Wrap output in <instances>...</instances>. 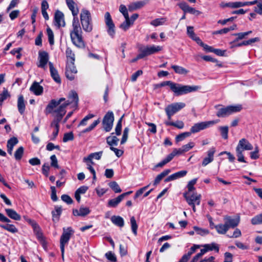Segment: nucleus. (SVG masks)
I'll return each instance as SVG.
<instances>
[{
  "label": "nucleus",
  "instance_id": "nucleus-16",
  "mask_svg": "<svg viewBox=\"0 0 262 262\" xmlns=\"http://www.w3.org/2000/svg\"><path fill=\"white\" fill-rule=\"evenodd\" d=\"M179 7L184 11L185 13H189L190 14L200 15L201 12L194 8L190 7L186 3L182 2L178 4Z\"/></svg>",
  "mask_w": 262,
  "mask_h": 262
},
{
  "label": "nucleus",
  "instance_id": "nucleus-36",
  "mask_svg": "<svg viewBox=\"0 0 262 262\" xmlns=\"http://www.w3.org/2000/svg\"><path fill=\"white\" fill-rule=\"evenodd\" d=\"M259 40V39L258 37L251 38L248 40H245V41H242L241 43H238L235 45V47H241L243 46H248V45H251L253 43H254L256 41H258Z\"/></svg>",
  "mask_w": 262,
  "mask_h": 262
},
{
  "label": "nucleus",
  "instance_id": "nucleus-51",
  "mask_svg": "<svg viewBox=\"0 0 262 262\" xmlns=\"http://www.w3.org/2000/svg\"><path fill=\"white\" fill-rule=\"evenodd\" d=\"M166 19L165 18H157L152 20L150 22V24L154 26L157 27L163 25Z\"/></svg>",
  "mask_w": 262,
  "mask_h": 262
},
{
  "label": "nucleus",
  "instance_id": "nucleus-26",
  "mask_svg": "<svg viewBox=\"0 0 262 262\" xmlns=\"http://www.w3.org/2000/svg\"><path fill=\"white\" fill-rule=\"evenodd\" d=\"M114 133L111 134V136L107 137L106 139V143L110 146V147H113V146H117L118 144L119 139L115 136H113Z\"/></svg>",
  "mask_w": 262,
  "mask_h": 262
},
{
  "label": "nucleus",
  "instance_id": "nucleus-20",
  "mask_svg": "<svg viewBox=\"0 0 262 262\" xmlns=\"http://www.w3.org/2000/svg\"><path fill=\"white\" fill-rule=\"evenodd\" d=\"M90 213V210L88 207H81L79 210L74 209L73 214L74 216H85Z\"/></svg>",
  "mask_w": 262,
  "mask_h": 262
},
{
  "label": "nucleus",
  "instance_id": "nucleus-32",
  "mask_svg": "<svg viewBox=\"0 0 262 262\" xmlns=\"http://www.w3.org/2000/svg\"><path fill=\"white\" fill-rule=\"evenodd\" d=\"M0 227L12 233L18 232L17 228L13 224L0 225Z\"/></svg>",
  "mask_w": 262,
  "mask_h": 262
},
{
  "label": "nucleus",
  "instance_id": "nucleus-38",
  "mask_svg": "<svg viewBox=\"0 0 262 262\" xmlns=\"http://www.w3.org/2000/svg\"><path fill=\"white\" fill-rule=\"evenodd\" d=\"M200 248L199 245H194L192 247H191L190 250L188 252L187 254H184L182 258H184L185 260L187 262L188 259H189L190 256L195 251V250Z\"/></svg>",
  "mask_w": 262,
  "mask_h": 262
},
{
  "label": "nucleus",
  "instance_id": "nucleus-37",
  "mask_svg": "<svg viewBox=\"0 0 262 262\" xmlns=\"http://www.w3.org/2000/svg\"><path fill=\"white\" fill-rule=\"evenodd\" d=\"M125 21L120 25V28L124 31H126L133 24H132V22L130 21L129 17H128L127 18V17H125Z\"/></svg>",
  "mask_w": 262,
  "mask_h": 262
},
{
  "label": "nucleus",
  "instance_id": "nucleus-49",
  "mask_svg": "<svg viewBox=\"0 0 262 262\" xmlns=\"http://www.w3.org/2000/svg\"><path fill=\"white\" fill-rule=\"evenodd\" d=\"M47 33L48 36L49 43L51 45H53L54 43V34L50 28H47Z\"/></svg>",
  "mask_w": 262,
  "mask_h": 262
},
{
  "label": "nucleus",
  "instance_id": "nucleus-19",
  "mask_svg": "<svg viewBox=\"0 0 262 262\" xmlns=\"http://www.w3.org/2000/svg\"><path fill=\"white\" fill-rule=\"evenodd\" d=\"M49 66L50 68V71L51 76L54 80L57 83H61V79L58 74L57 70L54 67L53 63L49 62Z\"/></svg>",
  "mask_w": 262,
  "mask_h": 262
},
{
  "label": "nucleus",
  "instance_id": "nucleus-62",
  "mask_svg": "<svg viewBox=\"0 0 262 262\" xmlns=\"http://www.w3.org/2000/svg\"><path fill=\"white\" fill-rule=\"evenodd\" d=\"M105 257L107 259L111 260L113 262H116L117 261V258L115 256V254L111 251H109L105 253Z\"/></svg>",
  "mask_w": 262,
  "mask_h": 262
},
{
  "label": "nucleus",
  "instance_id": "nucleus-57",
  "mask_svg": "<svg viewBox=\"0 0 262 262\" xmlns=\"http://www.w3.org/2000/svg\"><path fill=\"white\" fill-rule=\"evenodd\" d=\"M18 140L17 138L13 137L8 140L7 141V146H10L13 148L14 146L18 143Z\"/></svg>",
  "mask_w": 262,
  "mask_h": 262
},
{
  "label": "nucleus",
  "instance_id": "nucleus-17",
  "mask_svg": "<svg viewBox=\"0 0 262 262\" xmlns=\"http://www.w3.org/2000/svg\"><path fill=\"white\" fill-rule=\"evenodd\" d=\"M132 193V191L125 192L115 199L109 200L108 202V206L112 207H116L125 196L129 195Z\"/></svg>",
  "mask_w": 262,
  "mask_h": 262
},
{
  "label": "nucleus",
  "instance_id": "nucleus-61",
  "mask_svg": "<svg viewBox=\"0 0 262 262\" xmlns=\"http://www.w3.org/2000/svg\"><path fill=\"white\" fill-rule=\"evenodd\" d=\"M50 159L51 161V166L54 168H58L59 165L58 164V160L57 159L56 156L55 155H52L50 157Z\"/></svg>",
  "mask_w": 262,
  "mask_h": 262
},
{
  "label": "nucleus",
  "instance_id": "nucleus-11",
  "mask_svg": "<svg viewBox=\"0 0 262 262\" xmlns=\"http://www.w3.org/2000/svg\"><path fill=\"white\" fill-rule=\"evenodd\" d=\"M183 196L186 199V202L189 205L195 204L199 205L201 202V194H198L196 193H193L190 195L188 192L183 193Z\"/></svg>",
  "mask_w": 262,
  "mask_h": 262
},
{
  "label": "nucleus",
  "instance_id": "nucleus-9",
  "mask_svg": "<svg viewBox=\"0 0 262 262\" xmlns=\"http://www.w3.org/2000/svg\"><path fill=\"white\" fill-rule=\"evenodd\" d=\"M114 120V114L112 112H108L103 117L102 120L103 127L105 132H110L113 127Z\"/></svg>",
  "mask_w": 262,
  "mask_h": 262
},
{
  "label": "nucleus",
  "instance_id": "nucleus-23",
  "mask_svg": "<svg viewBox=\"0 0 262 262\" xmlns=\"http://www.w3.org/2000/svg\"><path fill=\"white\" fill-rule=\"evenodd\" d=\"M5 212L7 215L11 219L15 220V221H20L21 219L20 215L18 214L14 209H5Z\"/></svg>",
  "mask_w": 262,
  "mask_h": 262
},
{
  "label": "nucleus",
  "instance_id": "nucleus-43",
  "mask_svg": "<svg viewBox=\"0 0 262 262\" xmlns=\"http://www.w3.org/2000/svg\"><path fill=\"white\" fill-rule=\"evenodd\" d=\"M251 33H252V31H249L246 32H241V33H238L234 34V35L236 36L237 37L233 41V42L235 43L238 40H241L244 38H245L247 35L251 34Z\"/></svg>",
  "mask_w": 262,
  "mask_h": 262
},
{
  "label": "nucleus",
  "instance_id": "nucleus-56",
  "mask_svg": "<svg viewBox=\"0 0 262 262\" xmlns=\"http://www.w3.org/2000/svg\"><path fill=\"white\" fill-rule=\"evenodd\" d=\"M128 132L129 128L125 127L123 130V136L121 140V144H123L126 142L128 138Z\"/></svg>",
  "mask_w": 262,
  "mask_h": 262
},
{
  "label": "nucleus",
  "instance_id": "nucleus-33",
  "mask_svg": "<svg viewBox=\"0 0 262 262\" xmlns=\"http://www.w3.org/2000/svg\"><path fill=\"white\" fill-rule=\"evenodd\" d=\"M165 124L167 126H173L179 129H182L184 126V124L183 121L178 120L175 122H171L170 120L166 121Z\"/></svg>",
  "mask_w": 262,
  "mask_h": 262
},
{
  "label": "nucleus",
  "instance_id": "nucleus-8",
  "mask_svg": "<svg viewBox=\"0 0 262 262\" xmlns=\"http://www.w3.org/2000/svg\"><path fill=\"white\" fill-rule=\"evenodd\" d=\"M219 121V120H215L195 123L191 127L190 133L191 134H194L199 132L202 130L205 129L210 126L217 123Z\"/></svg>",
  "mask_w": 262,
  "mask_h": 262
},
{
  "label": "nucleus",
  "instance_id": "nucleus-40",
  "mask_svg": "<svg viewBox=\"0 0 262 262\" xmlns=\"http://www.w3.org/2000/svg\"><path fill=\"white\" fill-rule=\"evenodd\" d=\"M202 246L206 248L207 252L212 250H215L216 252H219V247L218 245L214 243H212L210 244H205Z\"/></svg>",
  "mask_w": 262,
  "mask_h": 262
},
{
  "label": "nucleus",
  "instance_id": "nucleus-6",
  "mask_svg": "<svg viewBox=\"0 0 262 262\" xmlns=\"http://www.w3.org/2000/svg\"><path fill=\"white\" fill-rule=\"evenodd\" d=\"M74 233V231L71 227L63 228V233L60 239V248L61 252L62 253L64 252L65 245L68 244L71 235H73Z\"/></svg>",
  "mask_w": 262,
  "mask_h": 262
},
{
  "label": "nucleus",
  "instance_id": "nucleus-27",
  "mask_svg": "<svg viewBox=\"0 0 262 262\" xmlns=\"http://www.w3.org/2000/svg\"><path fill=\"white\" fill-rule=\"evenodd\" d=\"M58 105V104L55 99L51 100L49 103L47 105L45 111L46 114L48 115L49 114L52 113L53 112L54 108Z\"/></svg>",
  "mask_w": 262,
  "mask_h": 262
},
{
  "label": "nucleus",
  "instance_id": "nucleus-21",
  "mask_svg": "<svg viewBox=\"0 0 262 262\" xmlns=\"http://www.w3.org/2000/svg\"><path fill=\"white\" fill-rule=\"evenodd\" d=\"M31 92H33L35 95L38 96L43 93V88L40 85L39 83L34 81L30 88Z\"/></svg>",
  "mask_w": 262,
  "mask_h": 262
},
{
  "label": "nucleus",
  "instance_id": "nucleus-52",
  "mask_svg": "<svg viewBox=\"0 0 262 262\" xmlns=\"http://www.w3.org/2000/svg\"><path fill=\"white\" fill-rule=\"evenodd\" d=\"M251 223L253 225L262 224V213L258 214L251 219Z\"/></svg>",
  "mask_w": 262,
  "mask_h": 262
},
{
  "label": "nucleus",
  "instance_id": "nucleus-31",
  "mask_svg": "<svg viewBox=\"0 0 262 262\" xmlns=\"http://www.w3.org/2000/svg\"><path fill=\"white\" fill-rule=\"evenodd\" d=\"M227 226V225H226L225 223L224 224H220L216 225L215 229L219 234H225L229 230Z\"/></svg>",
  "mask_w": 262,
  "mask_h": 262
},
{
  "label": "nucleus",
  "instance_id": "nucleus-45",
  "mask_svg": "<svg viewBox=\"0 0 262 262\" xmlns=\"http://www.w3.org/2000/svg\"><path fill=\"white\" fill-rule=\"evenodd\" d=\"M191 134L190 132L181 133L177 136V137H176V141L177 142L182 141L186 138L189 137L191 135Z\"/></svg>",
  "mask_w": 262,
  "mask_h": 262
},
{
  "label": "nucleus",
  "instance_id": "nucleus-46",
  "mask_svg": "<svg viewBox=\"0 0 262 262\" xmlns=\"http://www.w3.org/2000/svg\"><path fill=\"white\" fill-rule=\"evenodd\" d=\"M109 186L115 193H120L122 191L119 185L115 181L110 182Z\"/></svg>",
  "mask_w": 262,
  "mask_h": 262
},
{
  "label": "nucleus",
  "instance_id": "nucleus-5",
  "mask_svg": "<svg viewBox=\"0 0 262 262\" xmlns=\"http://www.w3.org/2000/svg\"><path fill=\"white\" fill-rule=\"evenodd\" d=\"M242 109V106L240 104L236 105H229L225 107L218 108L216 116L218 117H226L234 113L238 112Z\"/></svg>",
  "mask_w": 262,
  "mask_h": 262
},
{
  "label": "nucleus",
  "instance_id": "nucleus-1",
  "mask_svg": "<svg viewBox=\"0 0 262 262\" xmlns=\"http://www.w3.org/2000/svg\"><path fill=\"white\" fill-rule=\"evenodd\" d=\"M166 85L169 86L170 90L177 96H180L195 92L200 89L199 86L182 85L171 81H165L160 83L156 84L154 85V89H156Z\"/></svg>",
  "mask_w": 262,
  "mask_h": 262
},
{
  "label": "nucleus",
  "instance_id": "nucleus-41",
  "mask_svg": "<svg viewBox=\"0 0 262 262\" xmlns=\"http://www.w3.org/2000/svg\"><path fill=\"white\" fill-rule=\"evenodd\" d=\"M66 56H67L68 60H70V62H74L75 54L70 48H69V47L67 48V49L66 51Z\"/></svg>",
  "mask_w": 262,
  "mask_h": 262
},
{
  "label": "nucleus",
  "instance_id": "nucleus-42",
  "mask_svg": "<svg viewBox=\"0 0 262 262\" xmlns=\"http://www.w3.org/2000/svg\"><path fill=\"white\" fill-rule=\"evenodd\" d=\"M61 211L62 208L61 207L56 206L55 207V210L52 211V215L53 221H54L55 219L58 220L59 216L61 213Z\"/></svg>",
  "mask_w": 262,
  "mask_h": 262
},
{
  "label": "nucleus",
  "instance_id": "nucleus-39",
  "mask_svg": "<svg viewBox=\"0 0 262 262\" xmlns=\"http://www.w3.org/2000/svg\"><path fill=\"white\" fill-rule=\"evenodd\" d=\"M138 51L140 53L141 55L142 56V58H144L146 56H149L150 55L149 52V50L148 49V46H144L140 47L139 48Z\"/></svg>",
  "mask_w": 262,
  "mask_h": 262
},
{
  "label": "nucleus",
  "instance_id": "nucleus-60",
  "mask_svg": "<svg viewBox=\"0 0 262 262\" xmlns=\"http://www.w3.org/2000/svg\"><path fill=\"white\" fill-rule=\"evenodd\" d=\"M74 139V135L72 132L67 133L64 134L63 141L67 142L69 141H72Z\"/></svg>",
  "mask_w": 262,
  "mask_h": 262
},
{
  "label": "nucleus",
  "instance_id": "nucleus-2",
  "mask_svg": "<svg viewBox=\"0 0 262 262\" xmlns=\"http://www.w3.org/2000/svg\"><path fill=\"white\" fill-rule=\"evenodd\" d=\"M72 23L73 29L70 31V37L74 45L78 48L82 49L85 44L82 35V30L79 23L77 15L73 16Z\"/></svg>",
  "mask_w": 262,
  "mask_h": 262
},
{
  "label": "nucleus",
  "instance_id": "nucleus-28",
  "mask_svg": "<svg viewBox=\"0 0 262 262\" xmlns=\"http://www.w3.org/2000/svg\"><path fill=\"white\" fill-rule=\"evenodd\" d=\"M102 153V151L92 153L90 154L88 157L83 158V161L87 162V161H91V160H93V159L100 160L101 158Z\"/></svg>",
  "mask_w": 262,
  "mask_h": 262
},
{
  "label": "nucleus",
  "instance_id": "nucleus-63",
  "mask_svg": "<svg viewBox=\"0 0 262 262\" xmlns=\"http://www.w3.org/2000/svg\"><path fill=\"white\" fill-rule=\"evenodd\" d=\"M146 3L147 2L145 1L137 2L133 4L132 7L134 9H139L143 7L146 4Z\"/></svg>",
  "mask_w": 262,
  "mask_h": 262
},
{
  "label": "nucleus",
  "instance_id": "nucleus-58",
  "mask_svg": "<svg viewBox=\"0 0 262 262\" xmlns=\"http://www.w3.org/2000/svg\"><path fill=\"white\" fill-rule=\"evenodd\" d=\"M187 171L186 170H181L172 174L174 180L182 178L186 175Z\"/></svg>",
  "mask_w": 262,
  "mask_h": 262
},
{
  "label": "nucleus",
  "instance_id": "nucleus-15",
  "mask_svg": "<svg viewBox=\"0 0 262 262\" xmlns=\"http://www.w3.org/2000/svg\"><path fill=\"white\" fill-rule=\"evenodd\" d=\"M54 25L58 28L65 26L63 13L59 10H57L55 13Z\"/></svg>",
  "mask_w": 262,
  "mask_h": 262
},
{
  "label": "nucleus",
  "instance_id": "nucleus-14",
  "mask_svg": "<svg viewBox=\"0 0 262 262\" xmlns=\"http://www.w3.org/2000/svg\"><path fill=\"white\" fill-rule=\"evenodd\" d=\"M225 223L227 225V227L230 228H234L239 223V217L233 218L230 216L226 215L224 217Z\"/></svg>",
  "mask_w": 262,
  "mask_h": 262
},
{
  "label": "nucleus",
  "instance_id": "nucleus-18",
  "mask_svg": "<svg viewBox=\"0 0 262 262\" xmlns=\"http://www.w3.org/2000/svg\"><path fill=\"white\" fill-rule=\"evenodd\" d=\"M215 152V148L212 147L207 151V157L205 158L202 162V165L206 166L209 163L212 162L214 160V154Z\"/></svg>",
  "mask_w": 262,
  "mask_h": 262
},
{
  "label": "nucleus",
  "instance_id": "nucleus-50",
  "mask_svg": "<svg viewBox=\"0 0 262 262\" xmlns=\"http://www.w3.org/2000/svg\"><path fill=\"white\" fill-rule=\"evenodd\" d=\"M219 130L221 132L222 137L225 139H227L228 137V127L227 126H220Z\"/></svg>",
  "mask_w": 262,
  "mask_h": 262
},
{
  "label": "nucleus",
  "instance_id": "nucleus-48",
  "mask_svg": "<svg viewBox=\"0 0 262 262\" xmlns=\"http://www.w3.org/2000/svg\"><path fill=\"white\" fill-rule=\"evenodd\" d=\"M24 149L22 146L19 147L14 153V157L16 160H20L24 154Z\"/></svg>",
  "mask_w": 262,
  "mask_h": 262
},
{
  "label": "nucleus",
  "instance_id": "nucleus-7",
  "mask_svg": "<svg viewBox=\"0 0 262 262\" xmlns=\"http://www.w3.org/2000/svg\"><path fill=\"white\" fill-rule=\"evenodd\" d=\"M185 105V104L183 102H177L169 104L166 107L165 111L168 120H170L171 117L177 112L184 108Z\"/></svg>",
  "mask_w": 262,
  "mask_h": 262
},
{
  "label": "nucleus",
  "instance_id": "nucleus-44",
  "mask_svg": "<svg viewBox=\"0 0 262 262\" xmlns=\"http://www.w3.org/2000/svg\"><path fill=\"white\" fill-rule=\"evenodd\" d=\"M132 232L135 235L137 234L138 225L134 216H132L130 220Z\"/></svg>",
  "mask_w": 262,
  "mask_h": 262
},
{
  "label": "nucleus",
  "instance_id": "nucleus-29",
  "mask_svg": "<svg viewBox=\"0 0 262 262\" xmlns=\"http://www.w3.org/2000/svg\"><path fill=\"white\" fill-rule=\"evenodd\" d=\"M171 170L169 169H165L163 171H162L161 173L158 174L156 178L155 179L154 182V185L156 186L158 184L160 183V182L161 181V180L168 175L170 172Z\"/></svg>",
  "mask_w": 262,
  "mask_h": 262
},
{
  "label": "nucleus",
  "instance_id": "nucleus-54",
  "mask_svg": "<svg viewBox=\"0 0 262 262\" xmlns=\"http://www.w3.org/2000/svg\"><path fill=\"white\" fill-rule=\"evenodd\" d=\"M66 70L72 73H76L77 70L74 66V62H68L66 66Z\"/></svg>",
  "mask_w": 262,
  "mask_h": 262
},
{
  "label": "nucleus",
  "instance_id": "nucleus-30",
  "mask_svg": "<svg viewBox=\"0 0 262 262\" xmlns=\"http://www.w3.org/2000/svg\"><path fill=\"white\" fill-rule=\"evenodd\" d=\"M111 221L114 224L120 227H122L124 225L123 219L120 216H113L111 217Z\"/></svg>",
  "mask_w": 262,
  "mask_h": 262
},
{
  "label": "nucleus",
  "instance_id": "nucleus-10",
  "mask_svg": "<svg viewBox=\"0 0 262 262\" xmlns=\"http://www.w3.org/2000/svg\"><path fill=\"white\" fill-rule=\"evenodd\" d=\"M104 19L107 28V33L112 37H113L115 34V25L109 12H107L105 13Z\"/></svg>",
  "mask_w": 262,
  "mask_h": 262
},
{
  "label": "nucleus",
  "instance_id": "nucleus-13",
  "mask_svg": "<svg viewBox=\"0 0 262 262\" xmlns=\"http://www.w3.org/2000/svg\"><path fill=\"white\" fill-rule=\"evenodd\" d=\"M24 218L25 221L32 227L34 232L36 234L37 238L38 239H42L43 237L42 234L37 223L34 220L29 219L27 216H24Z\"/></svg>",
  "mask_w": 262,
  "mask_h": 262
},
{
  "label": "nucleus",
  "instance_id": "nucleus-34",
  "mask_svg": "<svg viewBox=\"0 0 262 262\" xmlns=\"http://www.w3.org/2000/svg\"><path fill=\"white\" fill-rule=\"evenodd\" d=\"M171 68L174 70V72L177 74H187L188 73V71L185 69L184 68L177 66V65H172Z\"/></svg>",
  "mask_w": 262,
  "mask_h": 262
},
{
  "label": "nucleus",
  "instance_id": "nucleus-25",
  "mask_svg": "<svg viewBox=\"0 0 262 262\" xmlns=\"http://www.w3.org/2000/svg\"><path fill=\"white\" fill-rule=\"evenodd\" d=\"M17 107L18 112L20 114H23L26 108L24 99L23 95H20L17 100Z\"/></svg>",
  "mask_w": 262,
  "mask_h": 262
},
{
  "label": "nucleus",
  "instance_id": "nucleus-35",
  "mask_svg": "<svg viewBox=\"0 0 262 262\" xmlns=\"http://www.w3.org/2000/svg\"><path fill=\"white\" fill-rule=\"evenodd\" d=\"M69 99L68 101H72L75 106H77L79 99L78 94L76 92L72 91L69 95Z\"/></svg>",
  "mask_w": 262,
  "mask_h": 262
},
{
  "label": "nucleus",
  "instance_id": "nucleus-53",
  "mask_svg": "<svg viewBox=\"0 0 262 262\" xmlns=\"http://www.w3.org/2000/svg\"><path fill=\"white\" fill-rule=\"evenodd\" d=\"M122 118L123 116L118 120L115 127V134L117 136H120L121 134Z\"/></svg>",
  "mask_w": 262,
  "mask_h": 262
},
{
  "label": "nucleus",
  "instance_id": "nucleus-59",
  "mask_svg": "<svg viewBox=\"0 0 262 262\" xmlns=\"http://www.w3.org/2000/svg\"><path fill=\"white\" fill-rule=\"evenodd\" d=\"M94 117V115L92 114H90L86 116L79 123V126H85L87 124V121L90 119H92Z\"/></svg>",
  "mask_w": 262,
  "mask_h": 262
},
{
  "label": "nucleus",
  "instance_id": "nucleus-64",
  "mask_svg": "<svg viewBox=\"0 0 262 262\" xmlns=\"http://www.w3.org/2000/svg\"><path fill=\"white\" fill-rule=\"evenodd\" d=\"M50 166L48 163H45L42 166V172L46 176H49V172L50 170Z\"/></svg>",
  "mask_w": 262,
  "mask_h": 262
},
{
  "label": "nucleus",
  "instance_id": "nucleus-12",
  "mask_svg": "<svg viewBox=\"0 0 262 262\" xmlns=\"http://www.w3.org/2000/svg\"><path fill=\"white\" fill-rule=\"evenodd\" d=\"M39 64L38 67L45 70L46 65L48 62L49 57L48 53L46 51H40L38 54Z\"/></svg>",
  "mask_w": 262,
  "mask_h": 262
},
{
  "label": "nucleus",
  "instance_id": "nucleus-3",
  "mask_svg": "<svg viewBox=\"0 0 262 262\" xmlns=\"http://www.w3.org/2000/svg\"><path fill=\"white\" fill-rule=\"evenodd\" d=\"M252 149H253V146L245 138L241 139L236 147V154L238 161L246 163L243 152L244 150H251Z\"/></svg>",
  "mask_w": 262,
  "mask_h": 262
},
{
  "label": "nucleus",
  "instance_id": "nucleus-4",
  "mask_svg": "<svg viewBox=\"0 0 262 262\" xmlns=\"http://www.w3.org/2000/svg\"><path fill=\"white\" fill-rule=\"evenodd\" d=\"M80 22L83 30L90 32L93 30V22L91 13L86 9H82L80 13Z\"/></svg>",
  "mask_w": 262,
  "mask_h": 262
},
{
  "label": "nucleus",
  "instance_id": "nucleus-55",
  "mask_svg": "<svg viewBox=\"0 0 262 262\" xmlns=\"http://www.w3.org/2000/svg\"><path fill=\"white\" fill-rule=\"evenodd\" d=\"M193 229L198 234H200L202 236L207 235L209 233L208 230L202 229L196 226H194Z\"/></svg>",
  "mask_w": 262,
  "mask_h": 262
},
{
  "label": "nucleus",
  "instance_id": "nucleus-22",
  "mask_svg": "<svg viewBox=\"0 0 262 262\" xmlns=\"http://www.w3.org/2000/svg\"><path fill=\"white\" fill-rule=\"evenodd\" d=\"M67 5L69 9L72 11L73 16H76L79 13L77 5L73 0H66Z\"/></svg>",
  "mask_w": 262,
  "mask_h": 262
},
{
  "label": "nucleus",
  "instance_id": "nucleus-24",
  "mask_svg": "<svg viewBox=\"0 0 262 262\" xmlns=\"http://www.w3.org/2000/svg\"><path fill=\"white\" fill-rule=\"evenodd\" d=\"M71 103H72V101H66L64 103L59 105V107L54 111V112L57 114L64 116L66 112V107Z\"/></svg>",
  "mask_w": 262,
  "mask_h": 262
},
{
  "label": "nucleus",
  "instance_id": "nucleus-47",
  "mask_svg": "<svg viewBox=\"0 0 262 262\" xmlns=\"http://www.w3.org/2000/svg\"><path fill=\"white\" fill-rule=\"evenodd\" d=\"M148 46L150 55L158 53L162 50V47L160 46L152 45Z\"/></svg>",
  "mask_w": 262,
  "mask_h": 262
}]
</instances>
